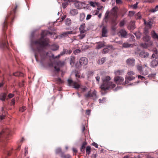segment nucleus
Instances as JSON below:
<instances>
[{
  "instance_id": "nucleus-27",
  "label": "nucleus",
  "mask_w": 158,
  "mask_h": 158,
  "mask_svg": "<svg viewBox=\"0 0 158 158\" xmlns=\"http://www.w3.org/2000/svg\"><path fill=\"white\" fill-rule=\"evenodd\" d=\"M60 156L62 158H71V156L69 154L65 155L63 152L60 154Z\"/></svg>"
},
{
  "instance_id": "nucleus-39",
  "label": "nucleus",
  "mask_w": 158,
  "mask_h": 158,
  "mask_svg": "<svg viewBox=\"0 0 158 158\" xmlns=\"http://www.w3.org/2000/svg\"><path fill=\"white\" fill-rule=\"evenodd\" d=\"M135 79V77L132 76H130L128 77H126V80H128L129 81H131L132 80H133Z\"/></svg>"
},
{
  "instance_id": "nucleus-13",
  "label": "nucleus",
  "mask_w": 158,
  "mask_h": 158,
  "mask_svg": "<svg viewBox=\"0 0 158 158\" xmlns=\"http://www.w3.org/2000/svg\"><path fill=\"white\" fill-rule=\"evenodd\" d=\"M153 53L152 54V57L155 58L156 59L158 58V53L157 51L156 48H154L153 49Z\"/></svg>"
},
{
  "instance_id": "nucleus-4",
  "label": "nucleus",
  "mask_w": 158,
  "mask_h": 158,
  "mask_svg": "<svg viewBox=\"0 0 158 158\" xmlns=\"http://www.w3.org/2000/svg\"><path fill=\"white\" fill-rule=\"evenodd\" d=\"M143 20L144 21V24L145 25L147 24L146 26L144 28L143 33V37L142 38V40L145 43L140 44V46L143 48H147L148 46V26H147L148 23H146L144 19H143Z\"/></svg>"
},
{
  "instance_id": "nucleus-1",
  "label": "nucleus",
  "mask_w": 158,
  "mask_h": 158,
  "mask_svg": "<svg viewBox=\"0 0 158 158\" xmlns=\"http://www.w3.org/2000/svg\"><path fill=\"white\" fill-rule=\"evenodd\" d=\"M53 33V32L44 31L41 34V37L40 38L33 42V44L37 48V51L40 55L41 61L44 60L47 56H51L52 58L56 59L59 58L60 56V54L56 56H55L53 54H52V56H49L48 55L49 53L48 52L46 53L43 49L44 47L48 45L49 40L48 39L45 38L44 37L48 34L52 35Z\"/></svg>"
},
{
  "instance_id": "nucleus-23",
  "label": "nucleus",
  "mask_w": 158,
  "mask_h": 158,
  "mask_svg": "<svg viewBox=\"0 0 158 158\" xmlns=\"http://www.w3.org/2000/svg\"><path fill=\"white\" fill-rule=\"evenodd\" d=\"M155 21L154 19H149V29L151 28L152 26V24L155 23Z\"/></svg>"
},
{
  "instance_id": "nucleus-45",
  "label": "nucleus",
  "mask_w": 158,
  "mask_h": 158,
  "mask_svg": "<svg viewBox=\"0 0 158 158\" xmlns=\"http://www.w3.org/2000/svg\"><path fill=\"white\" fill-rule=\"evenodd\" d=\"M71 23V20L69 19H67L66 20V24L67 25H69Z\"/></svg>"
},
{
  "instance_id": "nucleus-42",
  "label": "nucleus",
  "mask_w": 158,
  "mask_h": 158,
  "mask_svg": "<svg viewBox=\"0 0 158 158\" xmlns=\"http://www.w3.org/2000/svg\"><path fill=\"white\" fill-rule=\"evenodd\" d=\"M138 4V2H136V3L134 5H132L131 7L133 9H136L137 8V5Z\"/></svg>"
},
{
  "instance_id": "nucleus-56",
  "label": "nucleus",
  "mask_w": 158,
  "mask_h": 158,
  "mask_svg": "<svg viewBox=\"0 0 158 158\" xmlns=\"http://www.w3.org/2000/svg\"><path fill=\"white\" fill-rule=\"evenodd\" d=\"M68 4L67 3H64L63 4V8H65L67 6Z\"/></svg>"
},
{
  "instance_id": "nucleus-19",
  "label": "nucleus",
  "mask_w": 158,
  "mask_h": 158,
  "mask_svg": "<svg viewBox=\"0 0 158 158\" xmlns=\"http://www.w3.org/2000/svg\"><path fill=\"white\" fill-rule=\"evenodd\" d=\"M107 30L106 27H103L102 29V36L103 37H107L106 34Z\"/></svg>"
},
{
  "instance_id": "nucleus-53",
  "label": "nucleus",
  "mask_w": 158,
  "mask_h": 158,
  "mask_svg": "<svg viewBox=\"0 0 158 158\" xmlns=\"http://www.w3.org/2000/svg\"><path fill=\"white\" fill-rule=\"evenodd\" d=\"M54 68L55 71H56L57 72H59L60 71V69L59 68H57L56 66H54Z\"/></svg>"
},
{
  "instance_id": "nucleus-25",
  "label": "nucleus",
  "mask_w": 158,
  "mask_h": 158,
  "mask_svg": "<svg viewBox=\"0 0 158 158\" xmlns=\"http://www.w3.org/2000/svg\"><path fill=\"white\" fill-rule=\"evenodd\" d=\"M105 57H103L102 58L98 60V63L99 64H103L106 61Z\"/></svg>"
},
{
  "instance_id": "nucleus-8",
  "label": "nucleus",
  "mask_w": 158,
  "mask_h": 158,
  "mask_svg": "<svg viewBox=\"0 0 158 158\" xmlns=\"http://www.w3.org/2000/svg\"><path fill=\"white\" fill-rule=\"evenodd\" d=\"M114 79L116 83L117 84H123L122 83L124 80V79L123 77L119 76H116L115 77Z\"/></svg>"
},
{
  "instance_id": "nucleus-43",
  "label": "nucleus",
  "mask_w": 158,
  "mask_h": 158,
  "mask_svg": "<svg viewBox=\"0 0 158 158\" xmlns=\"http://www.w3.org/2000/svg\"><path fill=\"white\" fill-rule=\"evenodd\" d=\"M135 40L134 36L132 35H131L130 38L129 39V41L132 42L134 41Z\"/></svg>"
},
{
  "instance_id": "nucleus-40",
  "label": "nucleus",
  "mask_w": 158,
  "mask_h": 158,
  "mask_svg": "<svg viewBox=\"0 0 158 158\" xmlns=\"http://www.w3.org/2000/svg\"><path fill=\"white\" fill-rule=\"evenodd\" d=\"M81 52V51L79 49H77L74 51L73 52V53L75 55H77L78 53H80Z\"/></svg>"
},
{
  "instance_id": "nucleus-46",
  "label": "nucleus",
  "mask_w": 158,
  "mask_h": 158,
  "mask_svg": "<svg viewBox=\"0 0 158 158\" xmlns=\"http://www.w3.org/2000/svg\"><path fill=\"white\" fill-rule=\"evenodd\" d=\"M109 50L108 48H106L103 49V52L102 53H103L104 54H106V53H107L108 52H109Z\"/></svg>"
},
{
  "instance_id": "nucleus-55",
  "label": "nucleus",
  "mask_w": 158,
  "mask_h": 158,
  "mask_svg": "<svg viewBox=\"0 0 158 158\" xmlns=\"http://www.w3.org/2000/svg\"><path fill=\"white\" fill-rule=\"evenodd\" d=\"M13 96H14L13 94H8V97L9 98H12L13 97Z\"/></svg>"
},
{
  "instance_id": "nucleus-63",
  "label": "nucleus",
  "mask_w": 158,
  "mask_h": 158,
  "mask_svg": "<svg viewBox=\"0 0 158 158\" xmlns=\"http://www.w3.org/2000/svg\"><path fill=\"white\" fill-rule=\"evenodd\" d=\"M72 33V31H68L66 32H65L64 33V34L65 35H67L68 34H71Z\"/></svg>"
},
{
  "instance_id": "nucleus-38",
  "label": "nucleus",
  "mask_w": 158,
  "mask_h": 158,
  "mask_svg": "<svg viewBox=\"0 0 158 158\" xmlns=\"http://www.w3.org/2000/svg\"><path fill=\"white\" fill-rule=\"evenodd\" d=\"M59 48V46L57 45H54L52 48V50L56 51Z\"/></svg>"
},
{
  "instance_id": "nucleus-11",
  "label": "nucleus",
  "mask_w": 158,
  "mask_h": 158,
  "mask_svg": "<svg viewBox=\"0 0 158 158\" xmlns=\"http://www.w3.org/2000/svg\"><path fill=\"white\" fill-rule=\"evenodd\" d=\"M127 64L131 66H133L135 64V60L133 58H129L127 60Z\"/></svg>"
},
{
  "instance_id": "nucleus-51",
  "label": "nucleus",
  "mask_w": 158,
  "mask_h": 158,
  "mask_svg": "<svg viewBox=\"0 0 158 158\" xmlns=\"http://www.w3.org/2000/svg\"><path fill=\"white\" fill-rule=\"evenodd\" d=\"M135 14V12L132 11H130L129 12V15L130 16H131L132 15H134Z\"/></svg>"
},
{
  "instance_id": "nucleus-44",
  "label": "nucleus",
  "mask_w": 158,
  "mask_h": 158,
  "mask_svg": "<svg viewBox=\"0 0 158 158\" xmlns=\"http://www.w3.org/2000/svg\"><path fill=\"white\" fill-rule=\"evenodd\" d=\"M89 4L91 6L93 7H95V5H97L98 3L96 2H89Z\"/></svg>"
},
{
  "instance_id": "nucleus-60",
  "label": "nucleus",
  "mask_w": 158,
  "mask_h": 158,
  "mask_svg": "<svg viewBox=\"0 0 158 158\" xmlns=\"http://www.w3.org/2000/svg\"><path fill=\"white\" fill-rule=\"evenodd\" d=\"M138 78L141 79L142 80H143V79L144 78V77H143L141 75H138Z\"/></svg>"
},
{
  "instance_id": "nucleus-9",
  "label": "nucleus",
  "mask_w": 158,
  "mask_h": 158,
  "mask_svg": "<svg viewBox=\"0 0 158 158\" xmlns=\"http://www.w3.org/2000/svg\"><path fill=\"white\" fill-rule=\"evenodd\" d=\"M83 4H85V3L84 2L83 3L77 1H75L74 3L75 7L79 9L82 8L83 7Z\"/></svg>"
},
{
  "instance_id": "nucleus-59",
  "label": "nucleus",
  "mask_w": 158,
  "mask_h": 158,
  "mask_svg": "<svg viewBox=\"0 0 158 158\" xmlns=\"http://www.w3.org/2000/svg\"><path fill=\"white\" fill-rule=\"evenodd\" d=\"M150 11L152 12H154L156 11H157V10L156 9V8H153L150 10Z\"/></svg>"
},
{
  "instance_id": "nucleus-12",
  "label": "nucleus",
  "mask_w": 158,
  "mask_h": 158,
  "mask_svg": "<svg viewBox=\"0 0 158 158\" xmlns=\"http://www.w3.org/2000/svg\"><path fill=\"white\" fill-rule=\"evenodd\" d=\"M97 45L96 47V49H99L105 46V44L104 42H99L96 43Z\"/></svg>"
},
{
  "instance_id": "nucleus-41",
  "label": "nucleus",
  "mask_w": 158,
  "mask_h": 158,
  "mask_svg": "<svg viewBox=\"0 0 158 158\" xmlns=\"http://www.w3.org/2000/svg\"><path fill=\"white\" fill-rule=\"evenodd\" d=\"M85 36V35L84 33H80V34L78 35V36L79 37L80 39H83Z\"/></svg>"
},
{
  "instance_id": "nucleus-17",
  "label": "nucleus",
  "mask_w": 158,
  "mask_h": 158,
  "mask_svg": "<svg viewBox=\"0 0 158 158\" xmlns=\"http://www.w3.org/2000/svg\"><path fill=\"white\" fill-rule=\"evenodd\" d=\"M158 64V62L156 60H154L151 61L150 64V66L152 67H155Z\"/></svg>"
},
{
  "instance_id": "nucleus-22",
  "label": "nucleus",
  "mask_w": 158,
  "mask_h": 158,
  "mask_svg": "<svg viewBox=\"0 0 158 158\" xmlns=\"http://www.w3.org/2000/svg\"><path fill=\"white\" fill-rule=\"evenodd\" d=\"M8 43L7 42L6 43L5 41H3L2 42H0V48H8L7 45Z\"/></svg>"
},
{
  "instance_id": "nucleus-48",
  "label": "nucleus",
  "mask_w": 158,
  "mask_h": 158,
  "mask_svg": "<svg viewBox=\"0 0 158 158\" xmlns=\"http://www.w3.org/2000/svg\"><path fill=\"white\" fill-rule=\"evenodd\" d=\"M127 74H128L129 76H132V75H134L135 73L134 72L131 71H129L127 73Z\"/></svg>"
},
{
  "instance_id": "nucleus-50",
  "label": "nucleus",
  "mask_w": 158,
  "mask_h": 158,
  "mask_svg": "<svg viewBox=\"0 0 158 158\" xmlns=\"http://www.w3.org/2000/svg\"><path fill=\"white\" fill-rule=\"evenodd\" d=\"M5 117V115L2 114L0 116V122L3 119H4Z\"/></svg>"
},
{
  "instance_id": "nucleus-6",
  "label": "nucleus",
  "mask_w": 158,
  "mask_h": 158,
  "mask_svg": "<svg viewBox=\"0 0 158 158\" xmlns=\"http://www.w3.org/2000/svg\"><path fill=\"white\" fill-rule=\"evenodd\" d=\"M85 96L87 98L92 97L93 99L94 100L95 99L97 98L96 93V92L91 93L89 91L87 94H85Z\"/></svg>"
},
{
  "instance_id": "nucleus-34",
  "label": "nucleus",
  "mask_w": 158,
  "mask_h": 158,
  "mask_svg": "<svg viewBox=\"0 0 158 158\" xmlns=\"http://www.w3.org/2000/svg\"><path fill=\"white\" fill-rule=\"evenodd\" d=\"M91 147L89 146L87 147L86 148V152L87 154L89 155L91 152Z\"/></svg>"
},
{
  "instance_id": "nucleus-24",
  "label": "nucleus",
  "mask_w": 158,
  "mask_h": 158,
  "mask_svg": "<svg viewBox=\"0 0 158 158\" xmlns=\"http://www.w3.org/2000/svg\"><path fill=\"white\" fill-rule=\"evenodd\" d=\"M6 96V94L5 93H3L1 94L0 95V100L2 101H5Z\"/></svg>"
},
{
  "instance_id": "nucleus-18",
  "label": "nucleus",
  "mask_w": 158,
  "mask_h": 158,
  "mask_svg": "<svg viewBox=\"0 0 158 158\" xmlns=\"http://www.w3.org/2000/svg\"><path fill=\"white\" fill-rule=\"evenodd\" d=\"M85 24H83L81 25L79 27V30L81 33H84L86 32V30H85Z\"/></svg>"
},
{
  "instance_id": "nucleus-49",
  "label": "nucleus",
  "mask_w": 158,
  "mask_h": 158,
  "mask_svg": "<svg viewBox=\"0 0 158 158\" xmlns=\"http://www.w3.org/2000/svg\"><path fill=\"white\" fill-rule=\"evenodd\" d=\"M61 152H61V148H58L56 149V153L57 154L59 153H60V154H61Z\"/></svg>"
},
{
  "instance_id": "nucleus-31",
  "label": "nucleus",
  "mask_w": 158,
  "mask_h": 158,
  "mask_svg": "<svg viewBox=\"0 0 158 158\" xmlns=\"http://www.w3.org/2000/svg\"><path fill=\"white\" fill-rule=\"evenodd\" d=\"M65 64V62L64 61H59L57 62V64L59 66H62Z\"/></svg>"
},
{
  "instance_id": "nucleus-3",
  "label": "nucleus",
  "mask_w": 158,
  "mask_h": 158,
  "mask_svg": "<svg viewBox=\"0 0 158 158\" xmlns=\"http://www.w3.org/2000/svg\"><path fill=\"white\" fill-rule=\"evenodd\" d=\"M103 84L101 85L102 89L105 90L110 89H112L115 87V85L112 84V83L109 81L110 80V77L109 76L105 77L103 78Z\"/></svg>"
},
{
  "instance_id": "nucleus-30",
  "label": "nucleus",
  "mask_w": 158,
  "mask_h": 158,
  "mask_svg": "<svg viewBox=\"0 0 158 158\" xmlns=\"http://www.w3.org/2000/svg\"><path fill=\"white\" fill-rule=\"evenodd\" d=\"M87 143L85 142H84L81 148V152H84V149L85 148V146L86 145Z\"/></svg>"
},
{
  "instance_id": "nucleus-2",
  "label": "nucleus",
  "mask_w": 158,
  "mask_h": 158,
  "mask_svg": "<svg viewBox=\"0 0 158 158\" xmlns=\"http://www.w3.org/2000/svg\"><path fill=\"white\" fill-rule=\"evenodd\" d=\"M116 8V7H114L111 9L110 12L107 11L105 14L104 19L105 22L107 23L110 19L113 25L112 27V29L114 31H115L116 29L115 27L117 25L116 21L118 17Z\"/></svg>"
},
{
  "instance_id": "nucleus-14",
  "label": "nucleus",
  "mask_w": 158,
  "mask_h": 158,
  "mask_svg": "<svg viewBox=\"0 0 158 158\" xmlns=\"http://www.w3.org/2000/svg\"><path fill=\"white\" fill-rule=\"evenodd\" d=\"M134 44H129L127 42H125L122 44V48H127L131 47H132L133 46Z\"/></svg>"
},
{
  "instance_id": "nucleus-54",
  "label": "nucleus",
  "mask_w": 158,
  "mask_h": 158,
  "mask_svg": "<svg viewBox=\"0 0 158 158\" xmlns=\"http://www.w3.org/2000/svg\"><path fill=\"white\" fill-rule=\"evenodd\" d=\"M106 100V98H103L102 99H99V101L100 103H102L103 101H105Z\"/></svg>"
},
{
  "instance_id": "nucleus-58",
  "label": "nucleus",
  "mask_w": 158,
  "mask_h": 158,
  "mask_svg": "<svg viewBox=\"0 0 158 158\" xmlns=\"http://www.w3.org/2000/svg\"><path fill=\"white\" fill-rule=\"evenodd\" d=\"M92 145L94 146V147H95L96 148H98V145L97 143H95V142H94L92 143Z\"/></svg>"
},
{
  "instance_id": "nucleus-15",
  "label": "nucleus",
  "mask_w": 158,
  "mask_h": 158,
  "mask_svg": "<svg viewBox=\"0 0 158 158\" xmlns=\"http://www.w3.org/2000/svg\"><path fill=\"white\" fill-rule=\"evenodd\" d=\"M151 35L152 38L155 39L157 40L158 41V35L153 30L151 32Z\"/></svg>"
},
{
  "instance_id": "nucleus-7",
  "label": "nucleus",
  "mask_w": 158,
  "mask_h": 158,
  "mask_svg": "<svg viewBox=\"0 0 158 158\" xmlns=\"http://www.w3.org/2000/svg\"><path fill=\"white\" fill-rule=\"evenodd\" d=\"M87 59L85 57H82L79 60V64L81 66L86 65L88 63Z\"/></svg>"
},
{
  "instance_id": "nucleus-21",
  "label": "nucleus",
  "mask_w": 158,
  "mask_h": 158,
  "mask_svg": "<svg viewBox=\"0 0 158 158\" xmlns=\"http://www.w3.org/2000/svg\"><path fill=\"white\" fill-rule=\"evenodd\" d=\"M139 56L142 57L146 58L148 56L147 52L142 51L140 52Z\"/></svg>"
},
{
  "instance_id": "nucleus-33",
  "label": "nucleus",
  "mask_w": 158,
  "mask_h": 158,
  "mask_svg": "<svg viewBox=\"0 0 158 158\" xmlns=\"http://www.w3.org/2000/svg\"><path fill=\"white\" fill-rule=\"evenodd\" d=\"M123 72V71L118 70L115 72V74L116 75H121Z\"/></svg>"
},
{
  "instance_id": "nucleus-26",
  "label": "nucleus",
  "mask_w": 158,
  "mask_h": 158,
  "mask_svg": "<svg viewBox=\"0 0 158 158\" xmlns=\"http://www.w3.org/2000/svg\"><path fill=\"white\" fill-rule=\"evenodd\" d=\"M75 62V57L73 56H71L70 60V64L72 66H73Z\"/></svg>"
},
{
  "instance_id": "nucleus-10",
  "label": "nucleus",
  "mask_w": 158,
  "mask_h": 158,
  "mask_svg": "<svg viewBox=\"0 0 158 158\" xmlns=\"http://www.w3.org/2000/svg\"><path fill=\"white\" fill-rule=\"evenodd\" d=\"M127 34V33L126 31L123 29H122L120 31L118 34L119 36L121 35L122 37L126 38Z\"/></svg>"
},
{
  "instance_id": "nucleus-20",
  "label": "nucleus",
  "mask_w": 158,
  "mask_h": 158,
  "mask_svg": "<svg viewBox=\"0 0 158 158\" xmlns=\"http://www.w3.org/2000/svg\"><path fill=\"white\" fill-rule=\"evenodd\" d=\"M78 13V10L77 9H72L70 11V14L72 16H74L77 15Z\"/></svg>"
},
{
  "instance_id": "nucleus-64",
  "label": "nucleus",
  "mask_w": 158,
  "mask_h": 158,
  "mask_svg": "<svg viewBox=\"0 0 158 158\" xmlns=\"http://www.w3.org/2000/svg\"><path fill=\"white\" fill-rule=\"evenodd\" d=\"M124 24V22L123 21L121 22L120 23V26H123Z\"/></svg>"
},
{
  "instance_id": "nucleus-5",
  "label": "nucleus",
  "mask_w": 158,
  "mask_h": 158,
  "mask_svg": "<svg viewBox=\"0 0 158 158\" xmlns=\"http://www.w3.org/2000/svg\"><path fill=\"white\" fill-rule=\"evenodd\" d=\"M68 84L69 86H72L73 88L78 89L80 87V85L76 82L74 81L71 79H69L68 80Z\"/></svg>"
},
{
  "instance_id": "nucleus-28",
  "label": "nucleus",
  "mask_w": 158,
  "mask_h": 158,
  "mask_svg": "<svg viewBox=\"0 0 158 158\" xmlns=\"http://www.w3.org/2000/svg\"><path fill=\"white\" fill-rule=\"evenodd\" d=\"M13 74L15 76L17 77H22L23 75L22 73L18 72L14 73Z\"/></svg>"
},
{
  "instance_id": "nucleus-57",
  "label": "nucleus",
  "mask_w": 158,
  "mask_h": 158,
  "mask_svg": "<svg viewBox=\"0 0 158 158\" xmlns=\"http://www.w3.org/2000/svg\"><path fill=\"white\" fill-rule=\"evenodd\" d=\"M91 15H88L86 18V19L87 20H89L91 18Z\"/></svg>"
},
{
  "instance_id": "nucleus-36",
  "label": "nucleus",
  "mask_w": 158,
  "mask_h": 158,
  "mask_svg": "<svg viewBox=\"0 0 158 158\" xmlns=\"http://www.w3.org/2000/svg\"><path fill=\"white\" fill-rule=\"evenodd\" d=\"M7 23L6 21V20H5L3 24V27L4 31H5L6 30V28H7Z\"/></svg>"
},
{
  "instance_id": "nucleus-47",
  "label": "nucleus",
  "mask_w": 158,
  "mask_h": 158,
  "mask_svg": "<svg viewBox=\"0 0 158 158\" xmlns=\"http://www.w3.org/2000/svg\"><path fill=\"white\" fill-rule=\"evenodd\" d=\"M26 109V108L25 106H23L21 107L19 109V111L21 112H23Z\"/></svg>"
},
{
  "instance_id": "nucleus-52",
  "label": "nucleus",
  "mask_w": 158,
  "mask_h": 158,
  "mask_svg": "<svg viewBox=\"0 0 158 158\" xmlns=\"http://www.w3.org/2000/svg\"><path fill=\"white\" fill-rule=\"evenodd\" d=\"M116 3L117 4H121L122 3L121 0H116Z\"/></svg>"
},
{
  "instance_id": "nucleus-37",
  "label": "nucleus",
  "mask_w": 158,
  "mask_h": 158,
  "mask_svg": "<svg viewBox=\"0 0 158 158\" xmlns=\"http://www.w3.org/2000/svg\"><path fill=\"white\" fill-rule=\"evenodd\" d=\"M85 15L84 13H81L80 14V20L81 21H82L85 18Z\"/></svg>"
},
{
  "instance_id": "nucleus-62",
  "label": "nucleus",
  "mask_w": 158,
  "mask_h": 158,
  "mask_svg": "<svg viewBox=\"0 0 158 158\" xmlns=\"http://www.w3.org/2000/svg\"><path fill=\"white\" fill-rule=\"evenodd\" d=\"M75 76L77 77H78V78H79L80 76V75L79 74V73H77L75 74Z\"/></svg>"
},
{
  "instance_id": "nucleus-32",
  "label": "nucleus",
  "mask_w": 158,
  "mask_h": 158,
  "mask_svg": "<svg viewBox=\"0 0 158 158\" xmlns=\"http://www.w3.org/2000/svg\"><path fill=\"white\" fill-rule=\"evenodd\" d=\"M136 68L140 72H141L142 71V66L141 65H136Z\"/></svg>"
},
{
  "instance_id": "nucleus-16",
  "label": "nucleus",
  "mask_w": 158,
  "mask_h": 158,
  "mask_svg": "<svg viewBox=\"0 0 158 158\" xmlns=\"http://www.w3.org/2000/svg\"><path fill=\"white\" fill-rule=\"evenodd\" d=\"M135 28V23L134 22H131L128 27V28L131 30H133Z\"/></svg>"
},
{
  "instance_id": "nucleus-61",
  "label": "nucleus",
  "mask_w": 158,
  "mask_h": 158,
  "mask_svg": "<svg viewBox=\"0 0 158 158\" xmlns=\"http://www.w3.org/2000/svg\"><path fill=\"white\" fill-rule=\"evenodd\" d=\"M11 102L13 104V105H14L15 103V99L13 98L12 99Z\"/></svg>"
},
{
  "instance_id": "nucleus-35",
  "label": "nucleus",
  "mask_w": 158,
  "mask_h": 158,
  "mask_svg": "<svg viewBox=\"0 0 158 158\" xmlns=\"http://www.w3.org/2000/svg\"><path fill=\"white\" fill-rule=\"evenodd\" d=\"M135 17L137 19H139L141 18V15L139 12H138L135 15Z\"/></svg>"
},
{
  "instance_id": "nucleus-29",
  "label": "nucleus",
  "mask_w": 158,
  "mask_h": 158,
  "mask_svg": "<svg viewBox=\"0 0 158 158\" xmlns=\"http://www.w3.org/2000/svg\"><path fill=\"white\" fill-rule=\"evenodd\" d=\"M137 39H139L141 36V33L139 32H136L134 34Z\"/></svg>"
}]
</instances>
